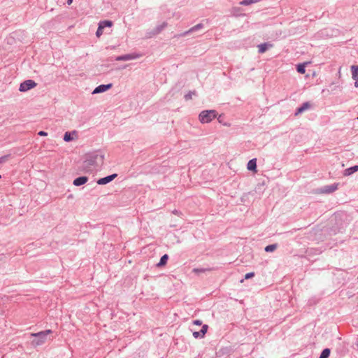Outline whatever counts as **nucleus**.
Returning a JSON list of instances; mask_svg holds the SVG:
<instances>
[{"label":"nucleus","mask_w":358,"mask_h":358,"mask_svg":"<svg viewBox=\"0 0 358 358\" xmlns=\"http://www.w3.org/2000/svg\"><path fill=\"white\" fill-rule=\"evenodd\" d=\"M104 155L101 151H95L86 155L83 169L87 173L92 172L96 167L103 163Z\"/></svg>","instance_id":"obj_1"},{"label":"nucleus","mask_w":358,"mask_h":358,"mask_svg":"<svg viewBox=\"0 0 358 358\" xmlns=\"http://www.w3.org/2000/svg\"><path fill=\"white\" fill-rule=\"evenodd\" d=\"M51 333L52 331L48 329L31 334V336L34 338L31 341V345L39 346L44 344L47 341L48 336Z\"/></svg>","instance_id":"obj_2"},{"label":"nucleus","mask_w":358,"mask_h":358,"mask_svg":"<svg viewBox=\"0 0 358 358\" xmlns=\"http://www.w3.org/2000/svg\"><path fill=\"white\" fill-rule=\"evenodd\" d=\"M217 116V112L215 110H203L199 115V119L201 123H208L215 119Z\"/></svg>","instance_id":"obj_3"},{"label":"nucleus","mask_w":358,"mask_h":358,"mask_svg":"<svg viewBox=\"0 0 358 358\" xmlns=\"http://www.w3.org/2000/svg\"><path fill=\"white\" fill-rule=\"evenodd\" d=\"M37 85V83L33 80H26L23 81L19 87V90L20 92H27L34 87H35Z\"/></svg>","instance_id":"obj_4"},{"label":"nucleus","mask_w":358,"mask_h":358,"mask_svg":"<svg viewBox=\"0 0 358 358\" xmlns=\"http://www.w3.org/2000/svg\"><path fill=\"white\" fill-rule=\"evenodd\" d=\"M203 28V24L202 23H199L197 24L196 25L192 27V28H190L189 30L186 31H184L178 35H176L175 36V37H184V36H186L194 31H199L201 29Z\"/></svg>","instance_id":"obj_5"},{"label":"nucleus","mask_w":358,"mask_h":358,"mask_svg":"<svg viewBox=\"0 0 358 358\" xmlns=\"http://www.w3.org/2000/svg\"><path fill=\"white\" fill-rule=\"evenodd\" d=\"M113 86V84L112 83H109V84H102V85H100L99 86H97L96 87H95V89L93 90L92 92V94H99V93H103L108 90H110Z\"/></svg>","instance_id":"obj_6"},{"label":"nucleus","mask_w":358,"mask_h":358,"mask_svg":"<svg viewBox=\"0 0 358 358\" xmlns=\"http://www.w3.org/2000/svg\"><path fill=\"white\" fill-rule=\"evenodd\" d=\"M139 55L138 54L131 53V54H126L120 56H117L115 58L116 61H129L138 58Z\"/></svg>","instance_id":"obj_7"},{"label":"nucleus","mask_w":358,"mask_h":358,"mask_svg":"<svg viewBox=\"0 0 358 358\" xmlns=\"http://www.w3.org/2000/svg\"><path fill=\"white\" fill-rule=\"evenodd\" d=\"M117 176V173H113V174L107 176L106 177L99 178L97 180V184H99V185H106V184L110 182L111 181H113Z\"/></svg>","instance_id":"obj_8"},{"label":"nucleus","mask_w":358,"mask_h":358,"mask_svg":"<svg viewBox=\"0 0 358 358\" xmlns=\"http://www.w3.org/2000/svg\"><path fill=\"white\" fill-rule=\"evenodd\" d=\"M208 329V326L207 324H203L201 329L200 331H193V336L195 338H202L204 337Z\"/></svg>","instance_id":"obj_9"},{"label":"nucleus","mask_w":358,"mask_h":358,"mask_svg":"<svg viewBox=\"0 0 358 358\" xmlns=\"http://www.w3.org/2000/svg\"><path fill=\"white\" fill-rule=\"evenodd\" d=\"M338 184L334 183L329 185H325L321 189V192L324 194H330L335 192L338 189Z\"/></svg>","instance_id":"obj_10"},{"label":"nucleus","mask_w":358,"mask_h":358,"mask_svg":"<svg viewBox=\"0 0 358 358\" xmlns=\"http://www.w3.org/2000/svg\"><path fill=\"white\" fill-rule=\"evenodd\" d=\"M88 181V177L80 176L73 180V184L75 186H80L85 184Z\"/></svg>","instance_id":"obj_11"},{"label":"nucleus","mask_w":358,"mask_h":358,"mask_svg":"<svg viewBox=\"0 0 358 358\" xmlns=\"http://www.w3.org/2000/svg\"><path fill=\"white\" fill-rule=\"evenodd\" d=\"M310 108V104L309 102H304L302 103L301 106L296 108L295 111V115H298L302 113H303L305 110Z\"/></svg>","instance_id":"obj_12"},{"label":"nucleus","mask_w":358,"mask_h":358,"mask_svg":"<svg viewBox=\"0 0 358 358\" xmlns=\"http://www.w3.org/2000/svg\"><path fill=\"white\" fill-rule=\"evenodd\" d=\"M247 168L249 171H257V159H250L248 163Z\"/></svg>","instance_id":"obj_13"},{"label":"nucleus","mask_w":358,"mask_h":358,"mask_svg":"<svg viewBox=\"0 0 358 358\" xmlns=\"http://www.w3.org/2000/svg\"><path fill=\"white\" fill-rule=\"evenodd\" d=\"M270 47H272V44H270L268 43H261L260 45H258V52L259 53L262 54L265 52Z\"/></svg>","instance_id":"obj_14"},{"label":"nucleus","mask_w":358,"mask_h":358,"mask_svg":"<svg viewBox=\"0 0 358 358\" xmlns=\"http://www.w3.org/2000/svg\"><path fill=\"white\" fill-rule=\"evenodd\" d=\"M167 27V23L164 22L162 24L157 25L152 31L153 35L159 34L164 28Z\"/></svg>","instance_id":"obj_15"},{"label":"nucleus","mask_w":358,"mask_h":358,"mask_svg":"<svg viewBox=\"0 0 358 358\" xmlns=\"http://www.w3.org/2000/svg\"><path fill=\"white\" fill-rule=\"evenodd\" d=\"M358 171V165H355V166H352L350 168H348L346 169H345L344 171V176H350L352 175V173H355L356 171Z\"/></svg>","instance_id":"obj_16"},{"label":"nucleus","mask_w":358,"mask_h":358,"mask_svg":"<svg viewBox=\"0 0 358 358\" xmlns=\"http://www.w3.org/2000/svg\"><path fill=\"white\" fill-rule=\"evenodd\" d=\"M169 259V255L165 254L160 258L159 262L157 263V266L162 267L166 264Z\"/></svg>","instance_id":"obj_17"},{"label":"nucleus","mask_w":358,"mask_h":358,"mask_svg":"<svg viewBox=\"0 0 358 358\" xmlns=\"http://www.w3.org/2000/svg\"><path fill=\"white\" fill-rule=\"evenodd\" d=\"M76 132L73 131V132L66 131L64 135V141L66 142H70L73 140V134H75Z\"/></svg>","instance_id":"obj_18"},{"label":"nucleus","mask_w":358,"mask_h":358,"mask_svg":"<svg viewBox=\"0 0 358 358\" xmlns=\"http://www.w3.org/2000/svg\"><path fill=\"white\" fill-rule=\"evenodd\" d=\"M99 25L101 26L103 29L105 27H111L113 26V22L110 20H103L101 21Z\"/></svg>","instance_id":"obj_19"},{"label":"nucleus","mask_w":358,"mask_h":358,"mask_svg":"<svg viewBox=\"0 0 358 358\" xmlns=\"http://www.w3.org/2000/svg\"><path fill=\"white\" fill-rule=\"evenodd\" d=\"M351 71H352V78L354 80H356L358 78V66H351Z\"/></svg>","instance_id":"obj_20"},{"label":"nucleus","mask_w":358,"mask_h":358,"mask_svg":"<svg viewBox=\"0 0 358 358\" xmlns=\"http://www.w3.org/2000/svg\"><path fill=\"white\" fill-rule=\"evenodd\" d=\"M296 71L301 74H303L306 72V63L299 64L296 65Z\"/></svg>","instance_id":"obj_21"},{"label":"nucleus","mask_w":358,"mask_h":358,"mask_svg":"<svg viewBox=\"0 0 358 358\" xmlns=\"http://www.w3.org/2000/svg\"><path fill=\"white\" fill-rule=\"evenodd\" d=\"M330 353L331 350L329 348H324L322 351L319 358H328L330 355Z\"/></svg>","instance_id":"obj_22"},{"label":"nucleus","mask_w":358,"mask_h":358,"mask_svg":"<svg viewBox=\"0 0 358 358\" xmlns=\"http://www.w3.org/2000/svg\"><path fill=\"white\" fill-rule=\"evenodd\" d=\"M277 248H278V245L276 243L271 244V245H268L267 246H266L264 248V250L266 252H273Z\"/></svg>","instance_id":"obj_23"},{"label":"nucleus","mask_w":358,"mask_h":358,"mask_svg":"<svg viewBox=\"0 0 358 358\" xmlns=\"http://www.w3.org/2000/svg\"><path fill=\"white\" fill-rule=\"evenodd\" d=\"M261 0H243L240 2L242 6H249L252 3L259 2Z\"/></svg>","instance_id":"obj_24"},{"label":"nucleus","mask_w":358,"mask_h":358,"mask_svg":"<svg viewBox=\"0 0 358 358\" xmlns=\"http://www.w3.org/2000/svg\"><path fill=\"white\" fill-rule=\"evenodd\" d=\"M213 270V268H196L193 269V272L195 273H203L206 271H210Z\"/></svg>","instance_id":"obj_25"},{"label":"nucleus","mask_w":358,"mask_h":358,"mask_svg":"<svg viewBox=\"0 0 358 358\" xmlns=\"http://www.w3.org/2000/svg\"><path fill=\"white\" fill-rule=\"evenodd\" d=\"M193 94H196V91H189L187 94H186L184 96V98L186 101L190 100Z\"/></svg>","instance_id":"obj_26"},{"label":"nucleus","mask_w":358,"mask_h":358,"mask_svg":"<svg viewBox=\"0 0 358 358\" xmlns=\"http://www.w3.org/2000/svg\"><path fill=\"white\" fill-rule=\"evenodd\" d=\"M103 34V29L101 26H98V29L96 31V36L100 37Z\"/></svg>","instance_id":"obj_27"},{"label":"nucleus","mask_w":358,"mask_h":358,"mask_svg":"<svg viewBox=\"0 0 358 358\" xmlns=\"http://www.w3.org/2000/svg\"><path fill=\"white\" fill-rule=\"evenodd\" d=\"M255 276L254 272L248 273L245 275V279H250Z\"/></svg>","instance_id":"obj_28"},{"label":"nucleus","mask_w":358,"mask_h":358,"mask_svg":"<svg viewBox=\"0 0 358 358\" xmlns=\"http://www.w3.org/2000/svg\"><path fill=\"white\" fill-rule=\"evenodd\" d=\"M8 155H5V156H3V157H0V164L6 162V161L7 160V158H8Z\"/></svg>","instance_id":"obj_29"},{"label":"nucleus","mask_w":358,"mask_h":358,"mask_svg":"<svg viewBox=\"0 0 358 358\" xmlns=\"http://www.w3.org/2000/svg\"><path fill=\"white\" fill-rule=\"evenodd\" d=\"M193 324L195 325L201 326L202 324V321L200 320H195L193 321Z\"/></svg>","instance_id":"obj_30"},{"label":"nucleus","mask_w":358,"mask_h":358,"mask_svg":"<svg viewBox=\"0 0 358 358\" xmlns=\"http://www.w3.org/2000/svg\"><path fill=\"white\" fill-rule=\"evenodd\" d=\"M38 134L41 136H46L48 135V133L44 131H40Z\"/></svg>","instance_id":"obj_31"},{"label":"nucleus","mask_w":358,"mask_h":358,"mask_svg":"<svg viewBox=\"0 0 358 358\" xmlns=\"http://www.w3.org/2000/svg\"><path fill=\"white\" fill-rule=\"evenodd\" d=\"M355 80V87H358V78H357Z\"/></svg>","instance_id":"obj_32"},{"label":"nucleus","mask_w":358,"mask_h":358,"mask_svg":"<svg viewBox=\"0 0 358 358\" xmlns=\"http://www.w3.org/2000/svg\"><path fill=\"white\" fill-rule=\"evenodd\" d=\"M73 2V0H67V4L71 5Z\"/></svg>","instance_id":"obj_33"},{"label":"nucleus","mask_w":358,"mask_h":358,"mask_svg":"<svg viewBox=\"0 0 358 358\" xmlns=\"http://www.w3.org/2000/svg\"><path fill=\"white\" fill-rule=\"evenodd\" d=\"M173 213L174 214H176V215H178V210H174Z\"/></svg>","instance_id":"obj_34"},{"label":"nucleus","mask_w":358,"mask_h":358,"mask_svg":"<svg viewBox=\"0 0 358 358\" xmlns=\"http://www.w3.org/2000/svg\"><path fill=\"white\" fill-rule=\"evenodd\" d=\"M220 117H221L220 116V117L217 118V120H218V121H219V122H221V121H222V119H220Z\"/></svg>","instance_id":"obj_35"},{"label":"nucleus","mask_w":358,"mask_h":358,"mask_svg":"<svg viewBox=\"0 0 358 358\" xmlns=\"http://www.w3.org/2000/svg\"><path fill=\"white\" fill-rule=\"evenodd\" d=\"M356 345H357V349H358V338H357V344H356Z\"/></svg>","instance_id":"obj_36"}]
</instances>
